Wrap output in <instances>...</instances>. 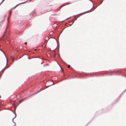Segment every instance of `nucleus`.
Masks as SVG:
<instances>
[{"label": "nucleus", "instance_id": "f257e3e1", "mask_svg": "<svg viewBox=\"0 0 126 126\" xmlns=\"http://www.w3.org/2000/svg\"><path fill=\"white\" fill-rule=\"evenodd\" d=\"M18 5H16V6H15L13 8H12L11 9V10H10V16H9V17H10V16H11V13H12V9H14V8H16L18 6Z\"/></svg>", "mask_w": 126, "mask_h": 126}, {"label": "nucleus", "instance_id": "f03ea898", "mask_svg": "<svg viewBox=\"0 0 126 126\" xmlns=\"http://www.w3.org/2000/svg\"><path fill=\"white\" fill-rule=\"evenodd\" d=\"M54 53H53V55L54 56V57H56V52H55V51H53Z\"/></svg>", "mask_w": 126, "mask_h": 126}, {"label": "nucleus", "instance_id": "7ed1b4c3", "mask_svg": "<svg viewBox=\"0 0 126 126\" xmlns=\"http://www.w3.org/2000/svg\"><path fill=\"white\" fill-rule=\"evenodd\" d=\"M23 100H24V99H21V100H19V103H21V102Z\"/></svg>", "mask_w": 126, "mask_h": 126}, {"label": "nucleus", "instance_id": "20e7f679", "mask_svg": "<svg viewBox=\"0 0 126 126\" xmlns=\"http://www.w3.org/2000/svg\"><path fill=\"white\" fill-rule=\"evenodd\" d=\"M11 59L12 60H13V61H14V58H13V57L12 56L11 57Z\"/></svg>", "mask_w": 126, "mask_h": 126}, {"label": "nucleus", "instance_id": "39448f33", "mask_svg": "<svg viewBox=\"0 0 126 126\" xmlns=\"http://www.w3.org/2000/svg\"><path fill=\"white\" fill-rule=\"evenodd\" d=\"M4 36V35H3V37L1 38V40H2L3 39V37Z\"/></svg>", "mask_w": 126, "mask_h": 126}, {"label": "nucleus", "instance_id": "423d86ee", "mask_svg": "<svg viewBox=\"0 0 126 126\" xmlns=\"http://www.w3.org/2000/svg\"><path fill=\"white\" fill-rule=\"evenodd\" d=\"M70 3H66L65 4V5H68L69 4H70Z\"/></svg>", "mask_w": 126, "mask_h": 126}, {"label": "nucleus", "instance_id": "0eeeda50", "mask_svg": "<svg viewBox=\"0 0 126 126\" xmlns=\"http://www.w3.org/2000/svg\"><path fill=\"white\" fill-rule=\"evenodd\" d=\"M70 67V65H69L68 66V68H69Z\"/></svg>", "mask_w": 126, "mask_h": 126}, {"label": "nucleus", "instance_id": "6e6552de", "mask_svg": "<svg viewBox=\"0 0 126 126\" xmlns=\"http://www.w3.org/2000/svg\"><path fill=\"white\" fill-rule=\"evenodd\" d=\"M25 44H26H26H27V42H25Z\"/></svg>", "mask_w": 126, "mask_h": 126}]
</instances>
